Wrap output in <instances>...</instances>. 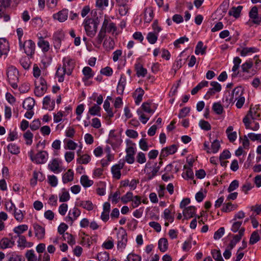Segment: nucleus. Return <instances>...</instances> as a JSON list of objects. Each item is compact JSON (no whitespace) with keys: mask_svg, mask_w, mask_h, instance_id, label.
Masks as SVG:
<instances>
[{"mask_svg":"<svg viewBox=\"0 0 261 261\" xmlns=\"http://www.w3.org/2000/svg\"><path fill=\"white\" fill-rule=\"evenodd\" d=\"M75 65V62L74 59L69 57H64L63 59V66H59L56 73L58 77V82L61 83L64 81L65 74L68 75H71Z\"/></svg>","mask_w":261,"mask_h":261,"instance_id":"obj_1","label":"nucleus"},{"mask_svg":"<svg viewBox=\"0 0 261 261\" xmlns=\"http://www.w3.org/2000/svg\"><path fill=\"white\" fill-rule=\"evenodd\" d=\"M97 19L86 18L83 22L86 35L90 37H93L96 33L98 24Z\"/></svg>","mask_w":261,"mask_h":261,"instance_id":"obj_2","label":"nucleus"},{"mask_svg":"<svg viewBox=\"0 0 261 261\" xmlns=\"http://www.w3.org/2000/svg\"><path fill=\"white\" fill-rule=\"evenodd\" d=\"M7 75L8 81L13 89H17L18 87L17 82H18V71L17 69L13 66L9 67L7 69Z\"/></svg>","mask_w":261,"mask_h":261,"instance_id":"obj_3","label":"nucleus"},{"mask_svg":"<svg viewBox=\"0 0 261 261\" xmlns=\"http://www.w3.org/2000/svg\"><path fill=\"white\" fill-rule=\"evenodd\" d=\"M29 155L33 162L38 164H42L46 162L48 153L46 151H40L34 155V151L31 150L29 152Z\"/></svg>","mask_w":261,"mask_h":261,"instance_id":"obj_4","label":"nucleus"},{"mask_svg":"<svg viewBox=\"0 0 261 261\" xmlns=\"http://www.w3.org/2000/svg\"><path fill=\"white\" fill-rule=\"evenodd\" d=\"M117 248L118 250H122L125 248L127 242L126 232L122 227H121L120 230L117 232Z\"/></svg>","mask_w":261,"mask_h":261,"instance_id":"obj_5","label":"nucleus"},{"mask_svg":"<svg viewBox=\"0 0 261 261\" xmlns=\"http://www.w3.org/2000/svg\"><path fill=\"white\" fill-rule=\"evenodd\" d=\"M35 43L32 40L25 41L22 45L24 53L31 58H32L35 53Z\"/></svg>","mask_w":261,"mask_h":261,"instance_id":"obj_6","label":"nucleus"},{"mask_svg":"<svg viewBox=\"0 0 261 261\" xmlns=\"http://www.w3.org/2000/svg\"><path fill=\"white\" fill-rule=\"evenodd\" d=\"M10 5L9 0H0V19H3L4 21L10 20L9 15L5 13L6 8L9 7Z\"/></svg>","mask_w":261,"mask_h":261,"instance_id":"obj_7","label":"nucleus"},{"mask_svg":"<svg viewBox=\"0 0 261 261\" xmlns=\"http://www.w3.org/2000/svg\"><path fill=\"white\" fill-rule=\"evenodd\" d=\"M65 34L63 31L59 30L55 32L53 35L54 47L56 49H60L61 46L62 40L64 38Z\"/></svg>","mask_w":261,"mask_h":261,"instance_id":"obj_8","label":"nucleus"},{"mask_svg":"<svg viewBox=\"0 0 261 261\" xmlns=\"http://www.w3.org/2000/svg\"><path fill=\"white\" fill-rule=\"evenodd\" d=\"M249 16L253 23L259 25L261 24V15L258 14V9L256 6L253 7L249 13Z\"/></svg>","mask_w":261,"mask_h":261,"instance_id":"obj_9","label":"nucleus"},{"mask_svg":"<svg viewBox=\"0 0 261 261\" xmlns=\"http://www.w3.org/2000/svg\"><path fill=\"white\" fill-rule=\"evenodd\" d=\"M81 214V211L77 207L70 210L68 215L65 218V221L67 222H70L72 225L74 220H76Z\"/></svg>","mask_w":261,"mask_h":261,"instance_id":"obj_10","label":"nucleus"},{"mask_svg":"<svg viewBox=\"0 0 261 261\" xmlns=\"http://www.w3.org/2000/svg\"><path fill=\"white\" fill-rule=\"evenodd\" d=\"M177 147L176 145L173 144L170 146L163 148L161 152L160 158L167 157L169 154H172L177 151Z\"/></svg>","mask_w":261,"mask_h":261,"instance_id":"obj_11","label":"nucleus"},{"mask_svg":"<svg viewBox=\"0 0 261 261\" xmlns=\"http://www.w3.org/2000/svg\"><path fill=\"white\" fill-rule=\"evenodd\" d=\"M124 165V163L122 162L112 166L111 171L114 178L116 179H119L120 178L121 175L120 170L123 168Z\"/></svg>","mask_w":261,"mask_h":261,"instance_id":"obj_12","label":"nucleus"},{"mask_svg":"<svg viewBox=\"0 0 261 261\" xmlns=\"http://www.w3.org/2000/svg\"><path fill=\"white\" fill-rule=\"evenodd\" d=\"M243 93V90L242 87L235 88L232 91L231 97L229 99V102H234L238 98L242 96ZM226 100H228V99L227 98Z\"/></svg>","mask_w":261,"mask_h":261,"instance_id":"obj_13","label":"nucleus"},{"mask_svg":"<svg viewBox=\"0 0 261 261\" xmlns=\"http://www.w3.org/2000/svg\"><path fill=\"white\" fill-rule=\"evenodd\" d=\"M9 44L5 38H0V58L7 55L9 51Z\"/></svg>","mask_w":261,"mask_h":261,"instance_id":"obj_14","label":"nucleus"},{"mask_svg":"<svg viewBox=\"0 0 261 261\" xmlns=\"http://www.w3.org/2000/svg\"><path fill=\"white\" fill-rule=\"evenodd\" d=\"M126 162L129 164L134 163L135 161L134 155L135 154V148L132 146H129L126 149Z\"/></svg>","mask_w":261,"mask_h":261,"instance_id":"obj_15","label":"nucleus"},{"mask_svg":"<svg viewBox=\"0 0 261 261\" xmlns=\"http://www.w3.org/2000/svg\"><path fill=\"white\" fill-rule=\"evenodd\" d=\"M245 231V228L243 227H242L240 228V230H239V234L234 235L233 237V239L230 241V243L229 245V246L230 247V250L233 248V247L235 246L236 244L240 242V241L241 239V238L244 235Z\"/></svg>","mask_w":261,"mask_h":261,"instance_id":"obj_16","label":"nucleus"},{"mask_svg":"<svg viewBox=\"0 0 261 261\" xmlns=\"http://www.w3.org/2000/svg\"><path fill=\"white\" fill-rule=\"evenodd\" d=\"M68 10L67 9H63L58 13L53 15V18L55 19L58 20L60 22L65 21L68 17Z\"/></svg>","mask_w":261,"mask_h":261,"instance_id":"obj_17","label":"nucleus"},{"mask_svg":"<svg viewBox=\"0 0 261 261\" xmlns=\"http://www.w3.org/2000/svg\"><path fill=\"white\" fill-rule=\"evenodd\" d=\"M33 227L35 230V236L40 240L44 238L45 228L37 223L34 224Z\"/></svg>","mask_w":261,"mask_h":261,"instance_id":"obj_18","label":"nucleus"},{"mask_svg":"<svg viewBox=\"0 0 261 261\" xmlns=\"http://www.w3.org/2000/svg\"><path fill=\"white\" fill-rule=\"evenodd\" d=\"M15 245L14 240H9L7 238H3L0 241V248L5 249L8 248H12Z\"/></svg>","mask_w":261,"mask_h":261,"instance_id":"obj_19","label":"nucleus"},{"mask_svg":"<svg viewBox=\"0 0 261 261\" xmlns=\"http://www.w3.org/2000/svg\"><path fill=\"white\" fill-rule=\"evenodd\" d=\"M82 72L84 75V77L83 78V81L84 82L88 81L89 79L94 76V72L90 67H85L83 69Z\"/></svg>","mask_w":261,"mask_h":261,"instance_id":"obj_20","label":"nucleus"},{"mask_svg":"<svg viewBox=\"0 0 261 261\" xmlns=\"http://www.w3.org/2000/svg\"><path fill=\"white\" fill-rule=\"evenodd\" d=\"M154 17L153 10L152 7H148L144 10V21L149 23L152 21Z\"/></svg>","mask_w":261,"mask_h":261,"instance_id":"obj_21","label":"nucleus"},{"mask_svg":"<svg viewBox=\"0 0 261 261\" xmlns=\"http://www.w3.org/2000/svg\"><path fill=\"white\" fill-rule=\"evenodd\" d=\"M196 207L194 206H190L185 208L183 211L184 217L188 219L194 217L195 214Z\"/></svg>","mask_w":261,"mask_h":261,"instance_id":"obj_22","label":"nucleus"},{"mask_svg":"<svg viewBox=\"0 0 261 261\" xmlns=\"http://www.w3.org/2000/svg\"><path fill=\"white\" fill-rule=\"evenodd\" d=\"M50 102L51 100L50 97L49 96H46L43 98V108L49 111L53 110L55 108V102L54 100H53L51 105L50 104Z\"/></svg>","mask_w":261,"mask_h":261,"instance_id":"obj_23","label":"nucleus"},{"mask_svg":"<svg viewBox=\"0 0 261 261\" xmlns=\"http://www.w3.org/2000/svg\"><path fill=\"white\" fill-rule=\"evenodd\" d=\"M35 104V101L32 97H28L24 99L22 104V107L28 111L32 110Z\"/></svg>","mask_w":261,"mask_h":261,"instance_id":"obj_24","label":"nucleus"},{"mask_svg":"<svg viewBox=\"0 0 261 261\" xmlns=\"http://www.w3.org/2000/svg\"><path fill=\"white\" fill-rule=\"evenodd\" d=\"M74 173L73 171L69 169L62 176V181L64 184H67L68 182L73 180Z\"/></svg>","mask_w":261,"mask_h":261,"instance_id":"obj_25","label":"nucleus"},{"mask_svg":"<svg viewBox=\"0 0 261 261\" xmlns=\"http://www.w3.org/2000/svg\"><path fill=\"white\" fill-rule=\"evenodd\" d=\"M136 74L138 77H144L147 74V69L144 68L142 65L140 63H137L135 65Z\"/></svg>","mask_w":261,"mask_h":261,"instance_id":"obj_26","label":"nucleus"},{"mask_svg":"<svg viewBox=\"0 0 261 261\" xmlns=\"http://www.w3.org/2000/svg\"><path fill=\"white\" fill-rule=\"evenodd\" d=\"M233 127L232 126H229L227 127L226 130L228 139L230 142H233L237 138V134L236 132H232Z\"/></svg>","mask_w":261,"mask_h":261,"instance_id":"obj_27","label":"nucleus"},{"mask_svg":"<svg viewBox=\"0 0 261 261\" xmlns=\"http://www.w3.org/2000/svg\"><path fill=\"white\" fill-rule=\"evenodd\" d=\"M38 45L42 49L43 52H47L49 49V42L44 40L42 37H39Z\"/></svg>","mask_w":261,"mask_h":261,"instance_id":"obj_28","label":"nucleus"},{"mask_svg":"<svg viewBox=\"0 0 261 261\" xmlns=\"http://www.w3.org/2000/svg\"><path fill=\"white\" fill-rule=\"evenodd\" d=\"M243 9L242 6H239L237 7H233L228 12L230 16H233L236 18H238L240 16V13Z\"/></svg>","mask_w":261,"mask_h":261,"instance_id":"obj_29","label":"nucleus"},{"mask_svg":"<svg viewBox=\"0 0 261 261\" xmlns=\"http://www.w3.org/2000/svg\"><path fill=\"white\" fill-rule=\"evenodd\" d=\"M125 82L126 80L125 77H124L122 75L121 76L120 79L119 81L117 88V92L118 94H123L125 88Z\"/></svg>","mask_w":261,"mask_h":261,"instance_id":"obj_30","label":"nucleus"},{"mask_svg":"<svg viewBox=\"0 0 261 261\" xmlns=\"http://www.w3.org/2000/svg\"><path fill=\"white\" fill-rule=\"evenodd\" d=\"M159 249L162 252H165L167 251L168 246V243L167 239L161 238L159 240L158 242Z\"/></svg>","mask_w":261,"mask_h":261,"instance_id":"obj_31","label":"nucleus"},{"mask_svg":"<svg viewBox=\"0 0 261 261\" xmlns=\"http://www.w3.org/2000/svg\"><path fill=\"white\" fill-rule=\"evenodd\" d=\"M80 182L82 185L85 188L89 187L93 184V181L89 179L88 176L86 175H84L81 176Z\"/></svg>","mask_w":261,"mask_h":261,"instance_id":"obj_32","label":"nucleus"},{"mask_svg":"<svg viewBox=\"0 0 261 261\" xmlns=\"http://www.w3.org/2000/svg\"><path fill=\"white\" fill-rule=\"evenodd\" d=\"M47 89V86H36L34 93L37 97H41L46 92Z\"/></svg>","mask_w":261,"mask_h":261,"instance_id":"obj_33","label":"nucleus"},{"mask_svg":"<svg viewBox=\"0 0 261 261\" xmlns=\"http://www.w3.org/2000/svg\"><path fill=\"white\" fill-rule=\"evenodd\" d=\"M206 46H203V43L202 41H199L196 45L195 53L196 55H204L206 53Z\"/></svg>","mask_w":261,"mask_h":261,"instance_id":"obj_34","label":"nucleus"},{"mask_svg":"<svg viewBox=\"0 0 261 261\" xmlns=\"http://www.w3.org/2000/svg\"><path fill=\"white\" fill-rule=\"evenodd\" d=\"M208 82L206 81H203L199 83L191 91L192 95L196 94L200 89L205 87H207Z\"/></svg>","mask_w":261,"mask_h":261,"instance_id":"obj_35","label":"nucleus"},{"mask_svg":"<svg viewBox=\"0 0 261 261\" xmlns=\"http://www.w3.org/2000/svg\"><path fill=\"white\" fill-rule=\"evenodd\" d=\"M28 229V226L27 225L22 224L15 227L13 229V231L17 234V236H19L24 231H27Z\"/></svg>","mask_w":261,"mask_h":261,"instance_id":"obj_36","label":"nucleus"},{"mask_svg":"<svg viewBox=\"0 0 261 261\" xmlns=\"http://www.w3.org/2000/svg\"><path fill=\"white\" fill-rule=\"evenodd\" d=\"M79 205L89 211L93 209V204L92 202L89 200L81 201L79 202Z\"/></svg>","mask_w":261,"mask_h":261,"instance_id":"obj_37","label":"nucleus"},{"mask_svg":"<svg viewBox=\"0 0 261 261\" xmlns=\"http://www.w3.org/2000/svg\"><path fill=\"white\" fill-rule=\"evenodd\" d=\"M160 169V166H157V163H155V166L150 172L147 171V178L148 180L152 179L159 172Z\"/></svg>","mask_w":261,"mask_h":261,"instance_id":"obj_38","label":"nucleus"},{"mask_svg":"<svg viewBox=\"0 0 261 261\" xmlns=\"http://www.w3.org/2000/svg\"><path fill=\"white\" fill-rule=\"evenodd\" d=\"M8 150L13 154H18L20 152V148L14 143H10L7 146Z\"/></svg>","mask_w":261,"mask_h":261,"instance_id":"obj_39","label":"nucleus"},{"mask_svg":"<svg viewBox=\"0 0 261 261\" xmlns=\"http://www.w3.org/2000/svg\"><path fill=\"white\" fill-rule=\"evenodd\" d=\"M237 205L233 204L231 202H228L223 205L222 211L225 213H229L237 209Z\"/></svg>","mask_w":261,"mask_h":261,"instance_id":"obj_40","label":"nucleus"},{"mask_svg":"<svg viewBox=\"0 0 261 261\" xmlns=\"http://www.w3.org/2000/svg\"><path fill=\"white\" fill-rule=\"evenodd\" d=\"M150 102H144L141 105V110L143 112L147 113L152 114L154 113V110L150 108Z\"/></svg>","mask_w":261,"mask_h":261,"instance_id":"obj_41","label":"nucleus"},{"mask_svg":"<svg viewBox=\"0 0 261 261\" xmlns=\"http://www.w3.org/2000/svg\"><path fill=\"white\" fill-rule=\"evenodd\" d=\"M158 38V34L153 32L148 33L146 37L148 41L151 44H153L156 42Z\"/></svg>","mask_w":261,"mask_h":261,"instance_id":"obj_42","label":"nucleus"},{"mask_svg":"<svg viewBox=\"0 0 261 261\" xmlns=\"http://www.w3.org/2000/svg\"><path fill=\"white\" fill-rule=\"evenodd\" d=\"M212 109L217 115L222 114L224 110L222 105L219 102H215L213 105Z\"/></svg>","mask_w":261,"mask_h":261,"instance_id":"obj_43","label":"nucleus"},{"mask_svg":"<svg viewBox=\"0 0 261 261\" xmlns=\"http://www.w3.org/2000/svg\"><path fill=\"white\" fill-rule=\"evenodd\" d=\"M100 110L101 108L99 106L95 104L93 106L89 109L88 112L90 115L92 116H100L99 113Z\"/></svg>","mask_w":261,"mask_h":261,"instance_id":"obj_44","label":"nucleus"},{"mask_svg":"<svg viewBox=\"0 0 261 261\" xmlns=\"http://www.w3.org/2000/svg\"><path fill=\"white\" fill-rule=\"evenodd\" d=\"M136 92L138 93V95L135 97V103L137 105H138L142 100L144 91L141 88H139L136 89Z\"/></svg>","mask_w":261,"mask_h":261,"instance_id":"obj_45","label":"nucleus"},{"mask_svg":"<svg viewBox=\"0 0 261 261\" xmlns=\"http://www.w3.org/2000/svg\"><path fill=\"white\" fill-rule=\"evenodd\" d=\"M184 169H187L186 174L182 173V176L186 179H193L194 173L191 168H187L186 165H184Z\"/></svg>","mask_w":261,"mask_h":261,"instance_id":"obj_46","label":"nucleus"},{"mask_svg":"<svg viewBox=\"0 0 261 261\" xmlns=\"http://www.w3.org/2000/svg\"><path fill=\"white\" fill-rule=\"evenodd\" d=\"M90 160L91 158L90 155L87 154H85L82 155H80V156L77 159V162L79 164H87L90 161Z\"/></svg>","mask_w":261,"mask_h":261,"instance_id":"obj_47","label":"nucleus"},{"mask_svg":"<svg viewBox=\"0 0 261 261\" xmlns=\"http://www.w3.org/2000/svg\"><path fill=\"white\" fill-rule=\"evenodd\" d=\"M260 240V237L257 231H253L250 238L249 244L253 245L256 243Z\"/></svg>","mask_w":261,"mask_h":261,"instance_id":"obj_48","label":"nucleus"},{"mask_svg":"<svg viewBox=\"0 0 261 261\" xmlns=\"http://www.w3.org/2000/svg\"><path fill=\"white\" fill-rule=\"evenodd\" d=\"M137 112L138 115L139 116V119L140 120V121L143 124H146L148 120H149V117L147 115L144 114L143 112L140 109H138Z\"/></svg>","mask_w":261,"mask_h":261,"instance_id":"obj_49","label":"nucleus"},{"mask_svg":"<svg viewBox=\"0 0 261 261\" xmlns=\"http://www.w3.org/2000/svg\"><path fill=\"white\" fill-rule=\"evenodd\" d=\"M23 137L26 140L27 145H31L32 144L33 134L29 130L23 134Z\"/></svg>","mask_w":261,"mask_h":261,"instance_id":"obj_50","label":"nucleus"},{"mask_svg":"<svg viewBox=\"0 0 261 261\" xmlns=\"http://www.w3.org/2000/svg\"><path fill=\"white\" fill-rule=\"evenodd\" d=\"M109 258V253L106 251L99 252L97 255V259L99 261H108Z\"/></svg>","mask_w":261,"mask_h":261,"instance_id":"obj_51","label":"nucleus"},{"mask_svg":"<svg viewBox=\"0 0 261 261\" xmlns=\"http://www.w3.org/2000/svg\"><path fill=\"white\" fill-rule=\"evenodd\" d=\"M48 168L51 171L54 172L57 171L59 168V164L58 160L57 159H53L51 163L48 164Z\"/></svg>","mask_w":261,"mask_h":261,"instance_id":"obj_52","label":"nucleus"},{"mask_svg":"<svg viewBox=\"0 0 261 261\" xmlns=\"http://www.w3.org/2000/svg\"><path fill=\"white\" fill-rule=\"evenodd\" d=\"M199 125L203 130L207 131L211 129V125L210 123L204 120H200L199 122Z\"/></svg>","mask_w":261,"mask_h":261,"instance_id":"obj_53","label":"nucleus"},{"mask_svg":"<svg viewBox=\"0 0 261 261\" xmlns=\"http://www.w3.org/2000/svg\"><path fill=\"white\" fill-rule=\"evenodd\" d=\"M212 255L213 256V257L216 260V261H224L221 253L220 250H218L216 249H213L211 251Z\"/></svg>","mask_w":261,"mask_h":261,"instance_id":"obj_54","label":"nucleus"},{"mask_svg":"<svg viewBox=\"0 0 261 261\" xmlns=\"http://www.w3.org/2000/svg\"><path fill=\"white\" fill-rule=\"evenodd\" d=\"M25 257L28 261H37V260L33 250H28L25 253Z\"/></svg>","mask_w":261,"mask_h":261,"instance_id":"obj_55","label":"nucleus"},{"mask_svg":"<svg viewBox=\"0 0 261 261\" xmlns=\"http://www.w3.org/2000/svg\"><path fill=\"white\" fill-rule=\"evenodd\" d=\"M133 198V193L131 192H128L126 194L121 197V200L123 203H127V202L132 200Z\"/></svg>","mask_w":261,"mask_h":261,"instance_id":"obj_56","label":"nucleus"},{"mask_svg":"<svg viewBox=\"0 0 261 261\" xmlns=\"http://www.w3.org/2000/svg\"><path fill=\"white\" fill-rule=\"evenodd\" d=\"M220 148V144L218 140H214L211 145V152L213 153H217Z\"/></svg>","mask_w":261,"mask_h":261,"instance_id":"obj_57","label":"nucleus"},{"mask_svg":"<svg viewBox=\"0 0 261 261\" xmlns=\"http://www.w3.org/2000/svg\"><path fill=\"white\" fill-rule=\"evenodd\" d=\"M106 32L107 31H104V30H100L97 36L96 37V38L95 39L96 43L98 45H100L101 43L103 38L106 36Z\"/></svg>","mask_w":261,"mask_h":261,"instance_id":"obj_58","label":"nucleus"},{"mask_svg":"<svg viewBox=\"0 0 261 261\" xmlns=\"http://www.w3.org/2000/svg\"><path fill=\"white\" fill-rule=\"evenodd\" d=\"M118 5L119 6V14L121 16L125 15L127 14L128 10V8L125 4V2L122 4H118Z\"/></svg>","mask_w":261,"mask_h":261,"instance_id":"obj_59","label":"nucleus"},{"mask_svg":"<svg viewBox=\"0 0 261 261\" xmlns=\"http://www.w3.org/2000/svg\"><path fill=\"white\" fill-rule=\"evenodd\" d=\"M8 261H25L24 258L21 255L16 254L15 253L10 254Z\"/></svg>","mask_w":261,"mask_h":261,"instance_id":"obj_60","label":"nucleus"},{"mask_svg":"<svg viewBox=\"0 0 261 261\" xmlns=\"http://www.w3.org/2000/svg\"><path fill=\"white\" fill-rule=\"evenodd\" d=\"M253 66V62L252 61H247L241 66L242 70L243 72H248V70L250 69Z\"/></svg>","mask_w":261,"mask_h":261,"instance_id":"obj_61","label":"nucleus"},{"mask_svg":"<svg viewBox=\"0 0 261 261\" xmlns=\"http://www.w3.org/2000/svg\"><path fill=\"white\" fill-rule=\"evenodd\" d=\"M132 206L133 208H136L138 207L141 203V197L138 195H136L133 197L132 199Z\"/></svg>","mask_w":261,"mask_h":261,"instance_id":"obj_62","label":"nucleus"},{"mask_svg":"<svg viewBox=\"0 0 261 261\" xmlns=\"http://www.w3.org/2000/svg\"><path fill=\"white\" fill-rule=\"evenodd\" d=\"M20 63L24 69L27 70L30 67L31 62L29 59L22 58L20 60Z\"/></svg>","mask_w":261,"mask_h":261,"instance_id":"obj_63","label":"nucleus"},{"mask_svg":"<svg viewBox=\"0 0 261 261\" xmlns=\"http://www.w3.org/2000/svg\"><path fill=\"white\" fill-rule=\"evenodd\" d=\"M127 260L128 261H141V257L138 255L130 253L127 255Z\"/></svg>","mask_w":261,"mask_h":261,"instance_id":"obj_64","label":"nucleus"}]
</instances>
